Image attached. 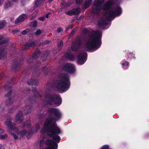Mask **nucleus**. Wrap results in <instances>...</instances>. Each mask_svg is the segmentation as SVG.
<instances>
[{"label": "nucleus", "instance_id": "49530a36", "mask_svg": "<svg viewBox=\"0 0 149 149\" xmlns=\"http://www.w3.org/2000/svg\"><path fill=\"white\" fill-rule=\"evenodd\" d=\"M10 103H12V102H11H11H10Z\"/></svg>", "mask_w": 149, "mask_h": 149}, {"label": "nucleus", "instance_id": "6ab92c4d", "mask_svg": "<svg viewBox=\"0 0 149 149\" xmlns=\"http://www.w3.org/2000/svg\"><path fill=\"white\" fill-rule=\"evenodd\" d=\"M11 3L10 2H7L5 4V8H7L11 6Z\"/></svg>", "mask_w": 149, "mask_h": 149}, {"label": "nucleus", "instance_id": "f3484780", "mask_svg": "<svg viewBox=\"0 0 149 149\" xmlns=\"http://www.w3.org/2000/svg\"><path fill=\"white\" fill-rule=\"evenodd\" d=\"M92 0H86L84 4V6L86 7L89 6L91 4Z\"/></svg>", "mask_w": 149, "mask_h": 149}, {"label": "nucleus", "instance_id": "c9c22d12", "mask_svg": "<svg viewBox=\"0 0 149 149\" xmlns=\"http://www.w3.org/2000/svg\"><path fill=\"white\" fill-rule=\"evenodd\" d=\"M3 3V1L2 0H0V5H2Z\"/></svg>", "mask_w": 149, "mask_h": 149}, {"label": "nucleus", "instance_id": "f03ea898", "mask_svg": "<svg viewBox=\"0 0 149 149\" xmlns=\"http://www.w3.org/2000/svg\"><path fill=\"white\" fill-rule=\"evenodd\" d=\"M102 34L100 31H93V35L87 40L84 47V49L94 51L98 49L101 44Z\"/></svg>", "mask_w": 149, "mask_h": 149}, {"label": "nucleus", "instance_id": "ea45409f", "mask_svg": "<svg viewBox=\"0 0 149 149\" xmlns=\"http://www.w3.org/2000/svg\"><path fill=\"white\" fill-rule=\"evenodd\" d=\"M11 92H10L9 93H8V95H11Z\"/></svg>", "mask_w": 149, "mask_h": 149}, {"label": "nucleus", "instance_id": "e433bc0d", "mask_svg": "<svg viewBox=\"0 0 149 149\" xmlns=\"http://www.w3.org/2000/svg\"><path fill=\"white\" fill-rule=\"evenodd\" d=\"M49 14H47L46 15H45V17L46 18H48V16H49Z\"/></svg>", "mask_w": 149, "mask_h": 149}, {"label": "nucleus", "instance_id": "c03bdc74", "mask_svg": "<svg viewBox=\"0 0 149 149\" xmlns=\"http://www.w3.org/2000/svg\"><path fill=\"white\" fill-rule=\"evenodd\" d=\"M53 0H49L50 2H51Z\"/></svg>", "mask_w": 149, "mask_h": 149}, {"label": "nucleus", "instance_id": "2f4dec72", "mask_svg": "<svg viewBox=\"0 0 149 149\" xmlns=\"http://www.w3.org/2000/svg\"><path fill=\"white\" fill-rule=\"evenodd\" d=\"M45 19V17H40L38 18V19L40 20L43 21Z\"/></svg>", "mask_w": 149, "mask_h": 149}, {"label": "nucleus", "instance_id": "de8ad7c7", "mask_svg": "<svg viewBox=\"0 0 149 149\" xmlns=\"http://www.w3.org/2000/svg\"><path fill=\"white\" fill-rule=\"evenodd\" d=\"M29 134H30V132H29Z\"/></svg>", "mask_w": 149, "mask_h": 149}, {"label": "nucleus", "instance_id": "393cba45", "mask_svg": "<svg viewBox=\"0 0 149 149\" xmlns=\"http://www.w3.org/2000/svg\"><path fill=\"white\" fill-rule=\"evenodd\" d=\"M42 33V31L40 30H38L36 32V35H38Z\"/></svg>", "mask_w": 149, "mask_h": 149}, {"label": "nucleus", "instance_id": "bb28decb", "mask_svg": "<svg viewBox=\"0 0 149 149\" xmlns=\"http://www.w3.org/2000/svg\"><path fill=\"white\" fill-rule=\"evenodd\" d=\"M109 148L108 146L105 145L104 146L100 149H108Z\"/></svg>", "mask_w": 149, "mask_h": 149}, {"label": "nucleus", "instance_id": "9b49d317", "mask_svg": "<svg viewBox=\"0 0 149 149\" xmlns=\"http://www.w3.org/2000/svg\"><path fill=\"white\" fill-rule=\"evenodd\" d=\"M26 17L27 16L25 14H23L21 15L15 20V23L17 24L22 22L24 20Z\"/></svg>", "mask_w": 149, "mask_h": 149}, {"label": "nucleus", "instance_id": "a18cd8bd", "mask_svg": "<svg viewBox=\"0 0 149 149\" xmlns=\"http://www.w3.org/2000/svg\"><path fill=\"white\" fill-rule=\"evenodd\" d=\"M9 101H10L9 100L8 101H7V103H8V102H9Z\"/></svg>", "mask_w": 149, "mask_h": 149}, {"label": "nucleus", "instance_id": "412c9836", "mask_svg": "<svg viewBox=\"0 0 149 149\" xmlns=\"http://www.w3.org/2000/svg\"><path fill=\"white\" fill-rule=\"evenodd\" d=\"M66 14L69 15H74L73 10H70L68 12H66Z\"/></svg>", "mask_w": 149, "mask_h": 149}, {"label": "nucleus", "instance_id": "2eb2a0df", "mask_svg": "<svg viewBox=\"0 0 149 149\" xmlns=\"http://www.w3.org/2000/svg\"><path fill=\"white\" fill-rule=\"evenodd\" d=\"M63 42L62 40H60L59 42H58V48L59 50H61L63 45Z\"/></svg>", "mask_w": 149, "mask_h": 149}, {"label": "nucleus", "instance_id": "0eeeda50", "mask_svg": "<svg viewBox=\"0 0 149 149\" xmlns=\"http://www.w3.org/2000/svg\"><path fill=\"white\" fill-rule=\"evenodd\" d=\"M63 69L64 70L71 73H73L75 71L74 66L72 64L67 63L65 64L64 66Z\"/></svg>", "mask_w": 149, "mask_h": 149}, {"label": "nucleus", "instance_id": "5701e85b", "mask_svg": "<svg viewBox=\"0 0 149 149\" xmlns=\"http://www.w3.org/2000/svg\"><path fill=\"white\" fill-rule=\"evenodd\" d=\"M37 21L36 20H35L31 23V25L33 27H35L37 26Z\"/></svg>", "mask_w": 149, "mask_h": 149}, {"label": "nucleus", "instance_id": "aec40b11", "mask_svg": "<svg viewBox=\"0 0 149 149\" xmlns=\"http://www.w3.org/2000/svg\"><path fill=\"white\" fill-rule=\"evenodd\" d=\"M8 136L7 134L0 135V138L1 139L4 140L7 138Z\"/></svg>", "mask_w": 149, "mask_h": 149}, {"label": "nucleus", "instance_id": "1a4fd4ad", "mask_svg": "<svg viewBox=\"0 0 149 149\" xmlns=\"http://www.w3.org/2000/svg\"><path fill=\"white\" fill-rule=\"evenodd\" d=\"M81 43L80 42H78L73 43L71 46V49L72 51H77L80 47Z\"/></svg>", "mask_w": 149, "mask_h": 149}, {"label": "nucleus", "instance_id": "20e7f679", "mask_svg": "<svg viewBox=\"0 0 149 149\" xmlns=\"http://www.w3.org/2000/svg\"><path fill=\"white\" fill-rule=\"evenodd\" d=\"M5 124L8 131L15 139L22 138L25 136L26 133V132L24 130L19 133V130L15 127V124L12 123L10 119L7 120Z\"/></svg>", "mask_w": 149, "mask_h": 149}, {"label": "nucleus", "instance_id": "f257e3e1", "mask_svg": "<svg viewBox=\"0 0 149 149\" xmlns=\"http://www.w3.org/2000/svg\"><path fill=\"white\" fill-rule=\"evenodd\" d=\"M118 0H110L107 1L104 5L103 8L105 11L104 17L100 18L97 22V25L102 26L107 23L108 20L114 17L118 16L121 13V10L119 6L116 8H112L113 5L116 3Z\"/></svg>", "mask_w": 149, "mask_h": 149}, {"label": "nucleus", "instance_id": "423d86ee", "mask_svg": "<svg viewBox=\"0 0 149 149\" xmlns=\"http://www.w3.org/2000/svg\"><path fill=\"white\" fill-rule=\"evenodd\" d=\"M104 1V0H95L93 7L92 12L94 13H97L100 11V6Z\"/></svg>", "mask_w": 149, "mask_h": 149}, {"label": "nucleus", "instance_id": "72a5a7b5", "mask_svg": "<svg viewBox=\"0 0 149 149\" xmlns=\"http://www.w3.org/2000/svg\"><path fill=\"white\" fill-rule=\"evenodd\" d=\"M4 131L2 129H0V134H2L4 132Z\"/></svg>", "mask_w": 149, "mask_h": 149}, {"label": "nucleus", "instance_id": "f704fd0d", "mask_svg": "<svg viewBox=\"0 0 149 149\" xmlns=\"http://www.w3.org/2000/svg\"><path fill=\"white\" fill-rule=\"evenodd\" d=\"M22 33V34L25 35L26 34V31H23Z\"/></svg>", "mask_w": 149, "mask_h": 149}, {"label": "nucleus", "instance_id": "ddd939ff", "mask_svg": "<svg viewBox=\"0 0 149 149\" xmlns=\"http://www.w3.org/2000/svg\"><path fill=\"white\" fill-rule=\"evenodd\" d=\"M65 56L66 58L70 60H73L74 59V56L70 53L66 54Z\"/></svg>", "mask_w": 149, "mask_h": 149}, {"label": "nucleus", "instance_id": "58836bf2", "mask_svg": "<svg viewBox=\"0 0 149 149\" xmlns=\"http://www.w3.org/2000/svg\"><path fill=\"white\" fill-rule=\"evenodd\" d=\"M29 81L28 82V83L29 84H32L31 82L29 83Z\"/></svg>", "mask_w": 149, "mask_h": 149}, {"label": "nucleus", "instance_id": "dca6fc26", "mask_svg": "<svg viewBox=\"0 0 149 149\" xmlns=\"http://www.w3.org/2000/svg\"><path fill=\"white\" fill-rule=\"evenodd\" d=\"M73 13L74 15L78 14L79 13L80 9V8H74L72 10Z\"/></svg>", "mask_w": 149, "mask_h": 149}, {"label": "nucleus", "instance_id": "b1692460", "mask_svg": "<svg viewBox=\"0 0 149 149\" xmlns=\"http://www.w3.org/2000/svg\"><path fill=\"white\" fill-rule=\"evenodd\" d=\"M36 44V43L35 42H33L29 44L27 46L28 47H32Z\"/></svg>", "mask_w": 149, "mask_h": 149}, {"label": "nucleus", "instance_id": "4468645a", "mask_svg": "<svg viewBox=\"0 0 149 149\" xmlns=\"http://www.w3.org/2000/svg\"><path fill=\"white\" fill-rule=\"evenodd\" d=\"M7 41V40L5 38H3V36L0 37V45L3 44Z\"/></svg>", "mask_w": 149, "mask_h": 149}, {"label": "nucleus", "instance_id": "39448f33", "mask_svg": "<svg viewBox=\"0 0 149 149\" xmlns=\"http://www.w3.org/2000/svg\"><path fill=\"white\" fill-rule=\"evenodd\" d=\"M45 101L44 102L48 104L51 105L53 103L57 106L60 105L61 103V99L58 95H50L47 92H46L45 93Z\"/></svg>", "mask_w": 149, "mask_h": 149}, {"label": "nucleus", "instance_id": "4c0bfd02", "mask_svg": "<svg viewBox=\"0 0 149 149\" xmlns=\"http://www.w3.org/2000/svg\"><path fill=\"white\" fill-rule=\"evenodd\" d=\"M65 4V1H63L61 3V4L62 5H63Z\"/></svg>", "mask_w": 149, "mask_h": 149}, {"label": "nucleus", "instance_id": "79ce46f5", "mask_svg": "<svg viewBox=\"0 0 149 149\" xmlns=\"http://www.w3.org/2000/svg\"><path fill=\"white\" fill-rule=\"evenodd\" d=\"M14 2H16L17 0H12Z\"/></svg>", "mask_w": 149, "mask_h": 149}, {"label": "nucleus", "instance_id": "cd10ccee", "mask_svg": "<svg viewBox=\"0 0 149 149\" xmlns=\"http://www.w3.org/2000/svg\"><path fill=\"white\" fill-rule=\"evenodd\" d=\"M40 128V125L39 124H37L36 125L35 127V131L36 132Z\"/></svg>", "mask_w": 149, "mask_h": 149}, {"label": "nucleus", "instance_id": "a878e982", "mask_svg": "<svg viewBox=\"0 0 149 149\" xmlns=\"http://www.w3.org/2000/svg\"><path fill=\"white\" fill-rule=\"evenodd\" d=\"M72 27L73 26L72 25H70V26H67L66 28V32H67L69 29H71Z\"/></svg>", "mask_w": 149, "mask_h": 149}, {"label": "nucleus", "instance_id": "c85d7f7f", "mask_svg": "<svg viewBox=\"0 0 149 149\" xmlns=\"http://www.w3.org/2000/svg\"><path fill=\"white\" fill-rule=\"evenodd\" d=\"M63 31V29L61 27L58 28L57 29V32L58 33H60L61 32V31Z\"/></svg>", "mask_w": 149, "mask_h": 149}, {"label": "nucleus", "instance_id": "473e14b6", "mask_svg": "<svg viewBox=\"0 0 149 149\" xmlns=\"http://www.w3.org/2000/svg\"><path fill=\"white\" fill-rule=\"evenodd\" d=\"M134 56V55L132 53H130L129 54V55L128 56H129L128 58H131L132 56V57H133Z\"/></svg>", "mask_w": 149, "mask_h": 149}, {"label": "nucleus", "instance_id": "37998d69", "mask_svg": "<svg viewBox=\"0 0 149 149\" xmlns=\"http://www.w3.org/2000/svg\"><path fill=\"white\" fill-rule=\"evenodd\" d=\"M74 29H73L72 31V32L71 33V34H72V32L74 31Z\"/></svg>", "mask_w": 149, "mask_h": 149}, {"label": "nucleus", "instance_id": "c756f323", "mask_svg": "<svg viewBox=\"0 0 149 149\" xmlns=\"http://www.w3.org/2000/svg\"><path fill=\"white\" fill-rule=\"evenodd\" d=\"M77 4H80L83 0H75Z\"/></svg>", "mask_w": 149, "mask_h": 149}, {"label": "nucleus", "instance_id": "a211bd4d", "mask_svg": "<svg viewBox=\"0 0 149 149\" xmlns=\"http://www.w3.org/2000/svg\"><path fill=\"white\" fill-rule=\"evenodd\" d=\"M6 22L4 21H2L0 22V29L3 28L4 25L6 24Z\"/></svg>", "mask_w": 149, "mask_h": 149}, {"label": "nucleus", "instance_id": "6e6552de", "mask_svg": "<svg viewBox=\"0 0 149 149\" xmlns=\"http://www.w3.org/2000/svg\"><path fill=\"white\" fill-rule=\"evenodd\" d=\"M87 54L86 53H82L78 56V63L80 65L83 64L86 60Z\"/></svg>", "mask_w": 149, "mask_h": 149}, {"label": "nucleus", "instance_id": "7c9ffc66", "mask_svg": "<svg viewBox=\"0 0 149 149\" xmlns=\"http://www.w3.org/2000/svg\"><path fill=\"white\" fill-rule=\"evenodd\" d=\"M129 63L127 62H125L124 63L122 64V65L123 66L128 65Z\"/></svg>", "mask_w": 149, "mask_h": 149}, {"label": "nucleus", "instance_id": "4be33fe9", "mask_svg": "<svg viewBox=\"0 0 149 149\" xmlns=\"http://www.w3.org/2000/svg\"><path fill=\"white\" fill-rule=\"evenodd\" d=\"M3 51V50L0 49V58H1V56L4 54Z\"/></svg>", "mask_w": 149, "mask_h": 149}, {"label": "nucleus", "instance_id": "a19ab883", "mask_svg": "<svg viewBox=\"0 0 149 149\" xmlns=\"http://www.w3.org/2000/svg\"><path fill=\"white\" fill-rule=\"evenodd\" d=\"M28 123H29V124L28 125V127H29V126L30 125V122H29Z\"/></svg>", "mask_w": 149, "mask_h": 149}, {"label": "nucleus", "instance_id": "7ed1b4c3", "mask_svg": "<svg viewBox=\"0 0 149 149\" xmlns=\"http://www.w3.org/2000/svg\"><path fill=\"white\" fill-rule=\"evenodd\" d=\"M70 84L68 74H62L58 76L55 82V86L58 91H65L69 88Z\"/></svg>", "mask_w": 149, "mask_h": 149}, {"label": "nucleus", "instance_id": "f8f14e48", "mask_svg": "<svg viewBox=\"0 0 149 149\" xmlns=\"http://www.w3.org/2000/svg\"><path fill=\"white\" fill-rule=\"evenodd\" d=\"M45 0H35L34 6L37 7L40 6Z\"/></svg>", "mask_w": 149, "mask_h": 149}, {"label": "nucleus", "instance_id": "9d476101", "mask_svg": "<svg viewBox=\"0 0 149 149\" xmlns=\"http://www.w3.org/2000/svg\"><path fill=\"white\" fill-rule=\"evenodd\" d=\"M22 119V113L21 111H19L16 115L15 120L17 122L20 123Z\"/></svg>", "mask_w": 149, "mask_h": 149}]
</instances>
